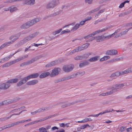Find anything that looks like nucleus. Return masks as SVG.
Instances as JSON below:
<instances>
[{"label": "nucleus", "instance_id": "nucleus-36", "mask_svg": "<svg viewBox=\"0 0 132 132\" xmlns=\"http://www.w3.org/2000/svg\"><path fill=\"white\" fill-rule=\"evenodd\" d=\"M39 132H48L45 128L44 127L39 128Z\"/></svg>", "mask_w": 132, "mask_h": 132}, {"label": "nucleus", "instance_id": "nucleus-35", "mask_svg": "<svg viewBox=\"0 0 132 132\" xmlns=\"http://www.w3.org/2000/svg\"><path fill=\"white\" fill-rule=\"evenodd\" d=\"M26 82V81L23 80V79L19 81L17 84V86H19Z\"/></svg>", "mask_w": 132, "mask_h": 132}, {"label": "nucleus", "instance_id": "nucleus-42", "mask_svg": "<svg viewBox=\"0 0 132 132\" xmlns=\"http://www.w3.org/2000/svg\"><path fill=\"white\" fill-rule=\"evenodd\" d=\"M89 45V44L88 43H86L85 44L82 45L84 50L87 48L88 47Z\"/></svg>", "mask_w": 132, "mask_h": 132}, {"label": "nucleus", "instance_id": "nucleus-52", "mask_svg": "<svg viewBox=\"0 0 132 132\" xmlns=\"http://www.w3.org/2000/svg\"><path fill=\"white\" fill-rule=\"evenodd\" d=\"M100 33H101L100 30H97V31L94 32V33L95 35H96Z\"/></svg>", "mask_w": 132, "mask_h": 132}, {"label": "nucleus", "instance_id": "nucleus-6", "mask_svg": "<svg viewBox=\"0 0 132 132\" xmlns=\"http://www.w3.org/2000/svg\"><path fill=\"white\" fill-rule=\"evenodd\" d=\"M60 71V68H55L52 71V72L50 74V76L51 77H53L57 75Z\"/></svg>", "mask_w": 132, "mask_h": 132}, {"label": "nucleus", "instance_id": "nucleus-19", "mask_svg": "<svg viewBox=\"0 0 132 132\" xmlns=\"http://www.w3.org/2000/svg\"><path fill=\"white\" fill-rule=\"evenodd\" d=\"M35 61L34 59H32L30 60L27 62H25L21 64L20 66L21 67L23 66L24 65H26L28 64H30L34 62Z\"/></svg>", "mask_w": 132, "mask_h": 132}, {"label": "nucleus", "instance_id": "nucleus-41", "mask_svg": "<svg viewBox=\"0 0 132 132\" xmlns=\"http://www.w3.org/2000/svg\"><path fill=\"white\" fill-rule=\"evenodd\" d=\"M92 120L90 118H86L83 119L84 123L90 121Z\"/></svg>", "mask_w": 132, "mask_h": 132}, {"label": "nucleus", "instance_id": "nucleus-61", "mask_svg": "<svg viewBox=\"0 0 132 132\" xmlns=\"http://www.w3.org/2000/svg\"><path fill=\"white\" fill-rule=\"evenodd\" d=\"M123 57H118L116 58V60H117V61H119L120 60H122L123 59Z\"/></svg>", "mask_w": 132, "mask_h": 132}, {"label": "nucleus", "instance_id": "nucleus-20", "mask_svg": "<svg viewBox=\"0 0 132 132\" xmlns=\"http://www.w3.org/2000/svg\"><path fill=\"white\" fill-rule=\"evenodd\" d=\"M57 64V62L56 61H53L49 63L46 65V67H50L51 66Z\"/></svg>", "mask_w": 132, "mask_h": 132}, {"label": "nucleus", "instance_id": "nucleus-43", "mask_svg": "<svg viewBox=\"0 0 132 132\" xmlns=\"http://www.w3.org/2000/svg\"><path fill=\"white\" fill-rule=\"evenodd\" d=\"M77 48L78 52L84 50L82 45L79 46Z\"/></svg>", "mask_w": 132, "mask_h": 132}, {"label": "nucleus", "instance_id": "nucleus-25", "mask_svg": "<svg viewBox=\"0 0 132 132\" xmlns=\"http://www.w3.org/2000/svg\"><path fill=\"white\" fill-rule=\"evenodd\" d=\"M91 19V17H88L85 19L84 20L81 21L79 24H80V25H83L85 24V22L86 21L89 20Z\"/></svg>", "mask_w": 132, "mask_h": 132}, {"label": "nucleus", "instance_id": "nucleus-3", "mask_svg": "<svg viewBox=\"0 0 132 132\" xmlns=\"http://www.w3.org/2000/svg\"><path fill=\"white\" fill-rule=\"evenodd\" d=\"M59 3V0H53L47 4L46 8L47 9H53Z\"/></svg>", "mask_w": 132, "mask_h": 132}, {"label": "nucleus", "instance_id": "nucleus-57", "mask_svg": "<svg viewBox=\"0 0 132 132\" xmlns=\"http://www.w3.org/2000/svg\"><path fill=\"white\" fill-rule=\"evenodd\" d=\"M125 127H121L120 129V131L121 132H123L125 129Z\"/></svg>", "mask_w": 132, "mask_h": 132}, {"label": "nucleus", "instance_id": "nucleus-39", "mask_svg": "<svg viewBox=\"0 0 132 132\" xmlns=\"http://www.w3.org/2000/svg\"><path fill=\"white\" fill-rule=\"evenodd\" d=\"M95 35L94 33V32L92 33V34H90L88 35L85 36L84 37V38L85 39H87L89 38V37H91L93 36H94Z\"/></svg>", "mask_w": 132, "mask_h": 132}, {"label": "nucleus", "instance_id": "nucleus-21", "mask_svg": "<svg viewBox=\"0 0 132 132\" xmlns=\"http://www.w3.org/2000/svg\"><path fill=\"white\" fill-rule=\"evenodd\" d=\"M50 73L48 72H46L42 73L39 76L40 78H42L46 77L50 75Z\"/></svg>", "mask_w": 132, "mask_h": 132}, {"label": "nucleus", "instance_id": "nucleus-7", "mask_svg": "<svg viewBox=\"0 0 132 132\" xmlns=\"http://www.w3.org/2000/svg\"><path fill=\"white\" fill-rule=\"evenodd\" d=\"M105 54L110 55H116L118 54V51L114 50H108L106 52Z\"/></svg>", "mask_w": 132, "mask_h": 132}, {"label": "nucleus", "instance_id": "nucleus-11", "mask_svg": "<svg viewBox=\"0 0 132 132\" xmlns=\"http://www.w3.org/2000/svg\"><path fill=\"white\" fill-rule=\"evenodd\" d=\"M10 86V85L8 83H3L0 84V89H6L8 88Z\"/></svg>", "mask_w": 132, "mask_h": 132}, {"label": "nucleus", "instance_id": "nucleus-34", "mask_svg": "<svg viewBox=\"0 0 132 132\" xmlns=\"http://www.w3.org/2000/svg\"><path fill=\"white\" fill-rule=\"evenodd\" d=\"M29 26L27 22L26 23L24 24L21 26L20 28L21 29H26L29 27Z\"/></svg>", "mask_w": 132, "mask_h": 132}, {"label": "nucleus", "instance_id": "nucleus-15", "mask_svg": "<svg viewBox=\"0 0 132 132\" xmlns=\"http://www.w3.org/2000/svg\"><path fill=\"white\" fill-rule=\"evenodd\" d=\"M131 29H132V27L130 28H128V29H127L125 31L122 32H121L118 34L117 35H116L115 37H118L122 35L126 34L129 30Z\"/></svg>", "mask_w": 132, "mask_h": 132}, {"label": "nucleus", "instance_id": "nucleus-8", "mask_svg": "<svg viewBox=\"0 0 132 132\" xmlns=\"http://www.w3.org/2000/svg\"><path fill=\"white\" fill-rule=\"evenodd\" d=\"M40 18H36L28 22L29 27L31 26L35 23L38 22L40 20Z\"/></svg>", "mask_w": 132, "mask_h": 132}, {"label": "nucleus", "instance_id": "nucleus-64", "mask_svg": "<svg viewBox=\"0 0 132 132\" xmlns=\"http://www.w3.org/2000/svg\"><path fill=\"white\" fill-rule=\"evenodd\" d=\"M51 127V126L50 125H49L47 126L45 128L46 130H48L50 129Z\"/></svg>", "mask_w": 132, "mask_h": 132}, {"label": "nucleus", "instance_id": "nucleus-33", "mask_svg": "<svg viewBox=\"0 0 132 132\" xmlns=\"http://www.w3.org/2000/svg\"><path fill=\"white\" fill-rule=\"evenodd\" d=\"M110 57L109 56H105L101 58L100 59V61H104L106 60L110 59Z\"/></svg>", "mask_w": 132, "mask_h": 132}, {"label": "nucleus", "instance_id": "nucleus-53", "mask_svg": "<svg viewBox=\"0 0 132 132\" xmlns=\"http://www.w3.org/2000/svg\"><path fill=\"white\" fill-rule=\"evenodd\" d=\"M62 30V29H60L59 30H58L56 31H55L53 33L54 34V35H56L57 34L61 32Z\"/></svg>", "mask_w": 132, "mask_h": 132}, {"label": "nucleus", "instance_id": "nucleus-54", "mask_svg": "<svg viewBox=\"0 0 132 132\" xmlns=\"http://www.w3.org/2000/svg\"><path fill=\"white\" fill-rule=\"evenodd\" d=\"M93 0H85V1L86 3L88 4H91L92 3Z\"/></svg>", "mask_w": 132, "mask_h": 132}, {"label": "nucleus", "instance_id": "nucleus-38", "mask_svg": "<svg viewBox=\"0 0 132 132\" xmlns=\"http://www.w3.org/2000/svg\"><path fill=\"white\" fill-rule=\"evenodd\" d=\"M18 10V9L16 7H10V12L11 13L13 12L14 11H15Z\"/></svg>", "mask_w": 132, "mask_h": 132}, {"label": "nucleus", "instance_id": "nucleus-31", "mask_svg": "<svg viewBox=\"0 0 132 132\" xmlns=\"http://www.w3.org/2000/svg\"><path fill=\"white\" fill-rule=\"evenodd\" d=\"M15 125H16V124L15 123V122L9 124L5 126H4L5 129H6L7 128H9L11 127H13Z\"/></svg>", "mask_w": 132, "mask_h": 132}, {"label": "nucleus", "instance_id": "nucleus-63", "mask_svg": "<svg viewBox=\"0 0 132 132\" xmlns=\"http://www.w3.org/2000/svg\"><path fill=\"white\" fill-rule=\"evenodd\" d=\"M13 0H8L7 1L5 2V3H11L13 2Z\"/></svg>", "mask_w": 132, "mask_h": 132}, {"label": "nucleus", "instance_id": "nucleus-23", "mask_svg": "<svg viewBox=\"0 0 132 132\" xmlns=\"http://www.w3.org/2000/svg\"><path fill=\"white\" fill-rule=\"evenodd\" d=\"M14 54H13L12 55H10L6 57L3 58L1 60V62L3 63L4 62L6 61L9 60L11 57L13 55H14Z\"/></svg>", "mask_w": 132, "mask_h": 132}, {"label": "nucleus", "instance_id": "nucleus-9", "mask_svg": "<svg viewBox=\"0 0 132 132\" xmlns=\"http://www.w3.org/2000/svg\"><path fill=\"white\" fill-rule=\"evenodd\" d=\"M32 39L31 36L30 35L20 41L21 44L22 45L27 42L31 40Z\"/></svg>", "mask_w": 132, "mask_h": 132}, {"label": "nucleus", "instance_id": "nucleus-55", "mask_svg": "<svg viewBox=\"0 0 132 132\" xmlns=\"http://www.w3.org/2000/svg\"><path fill=\"white\" fill-rule=\"evenodd\" d=\"M108 29V27H105L104 28L100 30L101 31V32H104L106 30Z\"/></svg>", "mask_w": 132, "mask_h": 132}, {"label": "nucleus", "instance_id": "nucleus-50", "mask_svg": "<svg viewBox=\"0 0 132 132\" xmlns=\"http://www.w3.org/2000/svg\"><path fill=\"white\" fill-rule=\"evenodd\" d=\"M25 122V120H20L15 122L16 125L19 124L20 123H23Z\"/></svg>", "mask_w": 132, "mask_h": 132}, {"label": "nucleus", "instance_id": "nucleus-27", "mask_svg": "<svg viewBox=\"0 0 132 132\" xmlns=\"http://www.w3.org/2000/svg\"><path fill=\"white\" fill-rule=\"evenodd\" d=\"M112 92L111 90L106 92L105 93H102L100 94V96H106L109 95H111L112 94Z\"/></svg>", "mask_w": 132, "mask_h": 132}, {"label": "nucleus", "instance_id": "nucleus-45", "mask_svg": "<svg viewBox=\"0 0 132 132\" xmlns=\"http://www.w3.org/2000/svg\"><path fill=\"white\" fill-rule=\"evenodd\" d=\"M38 34V32H36L30 35L32 38L37 36Z\"/></svg>", "mask_w": 132, "mask_h": 132}, {"label": "nucleus", "instance_id": "nucleus-44", "mask_svg": "<svg viewBox=\"0 0 132 132\" xmlns=\"http://www.w3.org/2000/svg\"><path fill=\"white\" fill-rule=\"evenodd\" d=\"M70 32V31L68 29H66L65 30L62 31L61 33V34H63L65 33H67Z\"/></svg>", "mask_w": 132, "mask_h": 132}, {"label": "nucleus", "instance_id": "nucleus-47", "mask_svg": "<svg viewBox=\"0 0 132 132\" xmlns=\"http://www.w3.org/2000/svg\"><path fill=\"white\" fill-rule=\"evenodd\" d=\"M76 124V123H74L72 124H70L69 123H67L65 124V126L67 127H71L73 125Z\"/></svg>", "mask_w": 132, "mask_h": 132}, {"label": "nucleus", "instance_id": "nucleus-1", "mask_svg": "<svg viewBox=\"0 0 132 132\" xmlns=\"http://www.w3.org/2000/svg\"><path fill=\"white\" fill-rule=\"evenodd\" d=\"M21 35L20 33L11 36L9 38L10 40L13 39V40L11 41L6 42L1 45L2 48L7 46H8L11 43H13L17 39H18Z\"/></svg>", "mask_w": 132, "mask_h": 132}, {"label": "nucleus", "instance_id": "nucleus-13", "mask_svg": "<svg viewBox=\"0 0 132 132\" xmlns=\"http://www.w3.org/2000/svg\"><path fill=\"white\" fill-rule=\"evenodd\" d=\"M85 74L84 72H79L76 74H74L69 76V79L73 78L76 77L78 75H83Z\"/></svg>", "mask_w": 132, "mask_h": 132}, {"label": "nucleus", "instance_id": "nucleus-48", "mask_svg": "<svg viewBox=\"0 0 132 132\" xmlns=\"http://www.w3.org/2000/svg\"><path fill=\"white\" fill-rule=\"evenodd\" d=\"M78 52L77 49V48L75 49L72 50L70 53V54H72L74 53H75L76 52Z\"/></svg>", "mask_w": 132, "mask_h": 132}, {"label": "nucleus", "instance_id": "nucleus-4", "mask_svg": "<svg viewBox=\"0 0 132 132\" xmlns=\"http://www.w3.org/2000/svg\"><path fill=\"white\" fill-rule=\"evenodd\" d=\"M111 35H109L107 36H97L96 37H93V39H95L97 42H100L104 40L105 38L108 39L111 38Z\"/></svg>", "mask_w": 132, "mask_h": 132}, {"label": "nucleus", "instance_id": "nucleus-37", "mask_svg": "<svg viewBox=\"0 0 132 132\" xmlns=\"http://www.w3.org/2000/svg\"><path fill=\"white\" fill-rule=\"evenodd\" d=\"M31 78H36L38 77L39 75L38 73H33L31 75H30Z\"/></svg>", "mask_w": 132, "mask_h": 132}, {"label": "nucleus", "instance_id": "nucleus-17", "mask_svg": "<svg viewBox=\"0 0 132 132\" xmlns=\"http://www.w3.org/2000/svg\"><path fill=\"white\" fill-rule=\"evenodd\" d=\"M46 110V109H42V108H40L38 110H37L34 112H31V114L32 115H35V114L38 113H40L41 112H43L45 110Z\"/></svg>", "mask_w": 132, "mask_h": 132}, {"label": "nucleus", "instance_id": "nucleus-29", "mask_svg": "<svg viewBox=\"0 0 132 132\" xmlns=\"http://www.w3.org/2000/svg\"><path fill=\"white\" fill-rule=\"evenodd\" d=\"M13 102V101L11 100H8L6 101H4L2 102L3 104V105L4 104H8L11 103Z\"/></svg>", "mask_w": 132, "mask_h": 132}, {"label": "nucleus", "instance_id": "nucleus-58", "mask_svg": "<svg viewBox=\"0 0 132 132\" xmlns=\"http://www.w3.org/2000/svg\"><path fill=\"white\" fill-rule=\"evenodd\" d=\"M81 58V57L80 56H78L75 57V59L76 60H79Z\"/></svg>", "mask_w": 132, "mask_h": 132}, {"label": "nucleus", "instance_id": "nucleus-12", "mask_svg": "<svg viewBox=\"0 0 132 132\" xmlns=\"http://www.w3.org/2000/svg\"><path fill=\"white\" fill-rule=\"evenodd\" d=\"M24 3L25 4L33 5L35 4V0H24Z\"/></svg>", "mask_w": 132, "mask_h": 132}, {"label": "nucleus", "instance_id": "nucleus-24", "mask_svg": "<svg viewBox=\"0 0 132 132\" xmlns=\"http://www.w3.org/2000/svg\"><path fill=\"white\" fill-rule=\"evenodd\" d=\"M123 72L124 75L129 73H132V67L127 68V69L123 71Z\"/></svg>", "mask_w": 132, "mask_h": 132}, {"label": "nucleus", "instance_id": "nucleus-62", "mask_svg": "<svg viewBox=\"0 0 132 132\" xmlns=\"http://www.w3.org/2000/svg\"><path fill=\"white\" fill-rule=\"evenodd\" d=\"M125 4L123 2L122 3L120 4L119 5V7L120 8H122L124 6Z\"/></svg>", "mask_w": 132, "mask_h": 132}, {"label": "nucleus", "instance_id": "nucleus-30", "mask_svg": "<svg viewBox=\"0 0 132 132\" xmlns=\"http://www.w3.org/2000/svg\"><path fill=\"white\" fill-rule=\"evenodd\" d=\"M18 81V79H14L10 80L8 81L7 83H15L17 82Z\"/></svg>", "mask_w": 132, "mask_h": 132}, {"label": "nucleus", "instance_id": "nucleus-56", "mask_svg": "<svg viewBox=\"0 0 132 132\" xmlns=\"http://www.w3.org/2000/svg\"><path fill=\"white\" fill-rule=\"evenodd\" d=\"M120 30V29H117V30H116L115 31V32L114 33H113V34H112L111 35V36H112V35H113L114 34L116 35L117 33H118V32H119Z\"/></svg>", "mask_w": 132, "mask_h": 132}, {"label": "nucleus", "instance_id": "nucleus-40", "mask_svg": "<svg viewBox=\"0 0 132 132\" xmlns=\"http://www.w3.org/2000/svg\"><path fill=\"white\" fill-rule=\"evenodd\" d=\"M31 78L30 75H29L26 77H24L23 78V80L26 81V82L28 80Z\"/></svg>", "mask_w": 132, "mask_h": 132}, {"label": "nucleus", "instance_id": "nucleus-46", "mask_svg": "<svg viewBox=\"0 0 132 132\" xmlns=\"http://www.w3.org/2000/svg\"><path fill=\"white\" fill-rule=\"evenodd\" d=\"M11 65V64L10 63V62H8L4 64L3 65H2V67L3 68L5 67L9 66H10Z\"/></svg>", "mask_w": 132, "mask_h": 132}, {"label": "nucleus", "instance_id": "nucleus-16", "mask_svg": "<svg viewBox=\"0 0 132 132\" xmlns=\"http://www.w3.org/2000/svg\"><path fill=\"white\" fill-rule=\"evenodd\" d=\"M38 81L37 80H34L27 82L26 84L28 85H33L37 83Z\"/></svg>", "mask_w": 132, "mask_h": 132}, {"label": "nucleus", "instance_id": "nucleus-49", "mask_svg": "<svg viewBox=\"0 0 132 132\" xmlns=\"http://www.w3.org/2000/svg\"><path fill=\"white\" fill-rule=\"evenodd\" d=\"M25 58V57H22L19 58H18L16 59V62H18L20 61L23 60Z\"/></svg>", "mask_w": 132, "mask_h": 132}, {"label": "nucleus", "instance_id": "nucleus-28", "mask_svg": "<svg viewBox=\"0 0 132 132\" xmlns=\"http://www.w3.org/2000/svg\"><path fill=\"white\" fill-rule=\"evenodd\" d=\"M99 58V56H95L90 58L88 61L91 62L95 61H97Z\"/></svg>", "mask_w": 132, "mask_h": 132}, {"label": "nucleus", "instance_id": "nucleus-18", "mask_svg": "<svg viewBox=\"0 0 132 132\" xmlns=\"http://www.w3.org/2000/svg\"><path fill=\"white\" fill-rule=\"evenodd\" d=\"M56 116V114H55L54 115H52L50 116H49L48 117H45L43 119H41L39 120H37L38 122H40L44 121L45 120L47 119H48L51 118L52 117H53L54 116Z\"/></svg>", "mask_w": 132, "mask_h": 132}, {"label": "nucleus", "instance_id": "nucleus-51", "mask_svg": "<svg viewBox=\"0 0 132 132\" xmlns=\"http://www.w3.org/2000/svg\"><path fill=\"white\" fill-rule=\"evenodd\" d=\"M89 126V125L88 124L86 125H84L81 126V127L80 129H84L86 128L87 126Z\"/></svg>", "mask_w": 132, "mask_h": 132}, {"label": "nucleus", "instance_id": "nucleus-60", "mask_svg": "<svg viewBox=\"0 0 132 132\" xmlns=\"http://www.w3.org/2000/svg\"><path fill=\"white\" fill-rule=\"evenodd\" d=\"M75 23H76L75 22H73L72 23H71L70 24H69L68 25H66V26H65L64 27H66L69 26H70V25L73 26L75 24Z\"/></svg>", "mask_w": 132, "mask_h": 132}, {"label": "nucleus", "instance_id": "nucleus-22", "mask_svg": "<svg viewBox=\"0 0 132 132\" xmlns=\"http://www.w3.org/2000/svg\"><path fill=\"white\" fill-rule=\"evenodd\" d=\"M89 63L88 61H86L82 63H81L79 65L80 68H82L84 66L88 65Z\"/></svg>", "mask_w": 132, "mask_h": 132}, {"label": "nucleus", "instance_id": "nucleus-26", "mask_svg": "<svg viewBox=\"0 0 132 132\" xmlns=\"http://www.w3.org/2000/svg\"><path fill=\"white\" fill-rule=\"evenodd\" d=\"M80 24L77 23L75 24V26L71 29V31H72L74 32L77 30L79 27Z\"/></svg>", "mask_w": 132, "mask_h": 132}, {"label": "nucleus", "instance_id": "nucleus-5", "mask_svg": "<svg viewBox=\"0 0 132 132\" xmlns=\"http://www.w3.org/2000/svg\"><path fill=\"white\" fill-rule=\"evenodd\" d=\"M74 67L73 65L71 64L64 65L62 69L64 71L66 72H68L72 71Z\"/></svg>", "mask_w": 132, "mask_h": 132}, {"label": "nucleus", "instance_id": "nucleus-2", "mask_svg": "<svg viewBox=\"0 0 132 132\" xmlns=\"http://www.w3.org/2000/svg\"><path fill=\"white\" fill-rule=\"evenodd\" d=\"M123 84H117L111 86L108 88V89H112L111 91L112 92V94L116 92L120 89H122L125 86Z\"/></svg>", "mask_w": 132, "mask_h": 132}, {"label": "nucleus", "instance_id": "nucleus-32", "mask_svg": "<svg viewBox=\"0 0 132 132\" xmlns=\"http://www.w3.org/2000/svg\"><path fill=\"white\" fill-rule=\"evenodd\" d=\"M25 108V106H22L21 108H19L17 109H14L12 110L11 111L12 112H16L17 111L22 110L24 109Z\"/></svg>", "mask_w": 132, "mask_h": 132}, {"label": "nucleus", "instance_id": "nucleus-59", "mask_svg": "<svg viewBox=\"0 0 132 132\" xmlns=\"http://www.w3.org/2000/svg\"><path fill=\"white\" fill-rule=\"evenodd\" d=\"M10 62L11 64V65L13 64H15L16 63H17L16 60H14Z\"/></svg>", "mask_w": 132, "mask_h": 132}, {"label": "nucleus", "instance_id": "nucleus-10", "mask_svg": "<svg viewBox=\"0 0 132 132\" xmlns=\"http://www.w3.org/2000/svg\"><path fill=\"white\" fill-rule=\"evenodd\" d=\"M123 75L124 74L123 71L117 72L111 74L110 76V77L113 78L115 76L118 77L122 75Z\"/></svg>", "mask_w": 132, "mask_h": 132}, {"label": "nucleus", "instance_id": "nucleus-14", "mask_svg": "<svg viewBox=\"0 0 132 132\" xmlns=\"http://www.w3.org/2000/svg\"><path fill=\"white\" fill-rule=\"evenodd\" d=\"M26 111V110H24L21 111H20L19 113L13 114H12V115H11V116H10L5 117L4 118L1 119V120L2 121H4L8 119L9 118H10V117H11L13 115H19L20 114V113H21L22 111Z\"/></svg>", "mask_w": 132, "mask_h": 132}]
</instances>
